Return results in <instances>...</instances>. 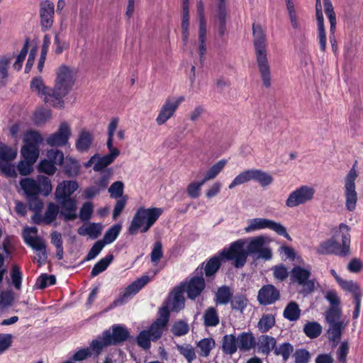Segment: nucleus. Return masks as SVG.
Returning a JSON list of instances; mask_svg holds the SVG:
<instances>
[{
  "mask_svg": "<svg viewBox=\"0 0 363 363\" xmlns=\"http://www.w3.org/2000/svg\"><path fill=\"white\" fill-rule=\"evenodd\" d=\"M340 284L344 290L352 294V296L362 292L359 285L353 281L342 280Z\"/></svg>",
  "mask_w": 363,
  "mask_h": 363,
  "instance_id": "64",
  "label": "nucleus"
},
{
  "mask_svg": "<svg viewBox=\"0 0 363 363\" xmlns=\"http://www.w3.org/2000/svg\"><path fill=\"white\" fill-rule=\"evenodd\" d=\"M166 326L157 320L150 325L147 331L150 333L152 341L156 342L162 337Z\"/></svg>",
  "mask_w": 363,
  "mask_h": 363,
  "instance_id": "47",
  "label": "nucleus"
},
{
  "mask_svg": "<svg viewBox=\"0 0 363 363\" xmlns=\"http://www.w3.org/2000/svg\"><path fill=\"white\" fill-rule=\"evenodd\" d=\"M122 229V225L120 223H116L111 225L105 233L101 242H104V245H108L113 242L119 235Z\"/></svg>",
  "mask_w": 363,
  "mask_h": 363,
  "instance_id": "41",
  "label": "nucleus"
},
{
  "mask_svg": "<svg viewBox=\"0 0 363 363\" xmlns=\"http://www.w3.org/2000/svg\"><path fill=\"white\" fill-rule=\"evenodd\" d=\"M60 210V218L65 222L74 220L77 218V201L74 198L56 199Z\"/></svg>",
  "mask_w": 363,
  "mask_h": 363,
  "instance_id": "17",
  "label": "nucleus"
},
{
  "mask_svg": "<svg viewBox=\"0 0 363 363\" xmlns=\"http://www.w3.org/2000/svg\"><path fill=\"white\" fill-rule=\"evenodd\" d=\"M177 109L172 104V99L167 98L160 108L155 121L158 125H162L170 119L175 113Z\"/></svg>",
  "mask_w": 363,
  "mask_h": 363,
  "instance_id": "21",
  "label": "nucleus"
},
{
  "mask_svg": "<svg viewBox=\"0 0 363 363\" xmlns=\"http://www.w3.org/2000/svg\"><path fill=\"white\" fill-rule=\"evenodd\" d=\"M189 331L188 323L182 320H179L173 324L172 327V333L177 337L186 335Z\"/></svg>",
  "mask_w": 363,
  "mask_h": 363,
  "instance_id": "52",
  "label": "nucleus"
},
{
  "mask_svg": "<svg viewBox=\"0 0 363 363\" xmlns=\"http://www.w3.org/2000/svg\"><path fill=\"white\" fill-rule=\"evenodd\" d=\"M233 296V291L228 286H221L218 288L215 294V302L216 305H227L230 302Z\"/></svg>",
  "mask_w": 363,
  "mask_h": 363,
  "instance_id": "31",
  "label": "nucleus"
},
{
  "mask_svg": "<svg viewBox=\"0 0 363 363\" xmlns=\"http://www.w3.org/2000/svg\"><path fill=\"white\" fill-rule=\"evenodd\" d=\"M133 337L130 335L128 329L123 325L114 324L110 329L104 330L98 339L91 342L92 350L96 355H99L105 347L118 345L126 340Z\"/></svg>",
  "mask_w": 363,
  "mask_h": 363,
  "instance_id": "4",
  "label": "nucleus"
},
{
  "mask_svg": "<svg viewBox=\"0 0 363 363\" xmlns=\"http://www.w3.org/2000/svg\"><path fill=\"white\" fill-rule=\"evenodd\" d=\"M13 58V54L0 56V86H6L5 80L9 77V69Z\"/></svg>",
  "mask_w": 363,
  "mask_h": 363,
  "instance_id": "33",
  "label": "nucleus"
},
{
  "mask_svg": "<svg viewBox=\"0 0 363 363\" xmlns=\"http://www.w3.org/2000/svg\"><path fill=\"white\" fill-rule=\"evenodd\" d=\"M342 315L340 306L330 307L325 312V320L330 323L340 322L339 320Z\"/></svg>",
  "mask_w": 363,
  "mask_h": 363,
  "instance_id": "54",
  "label": "nucleus"
},
{
  "mask_svg": "<svg viewBox=\"0 0 363 363\" xmlns=\"http://www.w3.org/2000/svg\"><path fill=\"white\" fill-rule=\"evenodd\" d=\"M78 183L75 181H64L55 190L56 199H71V195L78 189Z\"/></svg>",
  "mask_w": 363,
  "mask_h": 363,
  "instance_id": "24",
  "label": "nucleus"
},
{
  "mask_svg": "<svg viewBox=\"0 0 363 363\" xmlns=\"http://www.w3.org/2000/svg\"><path fill=\"white\" fill-rule=\"evenodd\" d=\"M238 348L243 352L255 347L257 342L252 333L243 332L238 337Z\"/></svg>",
  "mask_w": 363,
  "mask_h": 363,
  "instance_id": "29",
  "label": "nucleus"
},
{
  "mask_svg": "<svg viewBox=\"0 0 363 363\" xmlns=\"http://www.w3.org/2000/svg\"><path fill=\"white\" fill-rule=\"evenodd\" d=\"M94 206L91 202L84 203L79 211V218L83 221L89 220L93 213Z\"/></svg>",
  "mask_w": 363,
  "mask_h": 363,
  "instance_id": "63",
  "label": "nucleus"
},
{
  "mask_svg": "<svg viewBox=\"0 0 363 363\" xmlns=\"http://www.w3.org/2000/svg\"><path fill=\"white\" fill-rule=\"evenodd\" d=\"M247 298L242 294H238L235 296H233V298L230 302L231 309L243 312L247 304Z\"/></svg>",
  "mask_w": 363,
  "mask_h": 363,
  "instance_id": "45",
  "label": "nucleus"
},
{
  "mask_svg": "<svg viewBox=\"0 0 363 363\" xmlns=\"http://www.w3.org/2000/svg\"><path fill=\"white\" fill-rule=\"evenodd\" d=\"M124 184L121 181L113 182L108 189L111 198L121 199L123 197Z\"/></svg>",
  "mask_w": 363,
  "mask_h": 363,
  "instance_id": "58",
  "label": "nucleus"
},
{
  "mask_svg": "<svg viewBox=\"0 0 363 363\" xmlns=\"http://www.w3.org/2000/svg\"><path fill=\"white\" fill-rule=\"evenodd\" d=\"M342 329V322L330 323V328L328 330L330 340L333 342H339L341 339Z\"/></svg>",
  "mask_w": 363,
  "mask_h": 363,
  "instance_id": "48",
  "label": "nucleus"
},
{
  "mask_svg": "<svg viewBox=\"0 0 363 363\" xmlns=\"http://www.w3.org/2000/svg\"><path fill=\"white\" fill-rule=\"evenodd\" d=\"M38 230L35 227L25 228L23 233L25 242L32 247L36 252L38 257H34V262H43V257L45 252V245L43 239L38 237Z\"/></svg>",
  "mask_w": 363,
  "mask_h": 363,
  "instance_id": "11",
  "label": "nucleus"
},
{
  "mask_svg": "<svg viewBox=\"0 0 363 363\" xmlns=\"http://www.w3.org/2000/svg\"><path fill=\"white\" fill-rule=\"evenodd\" d=\"M350 228L340 223L338 230H335L333 235L328 240L320 243L317 247V253L319 255H335L345 257L350 254L351 237Z\"/></svg>",
  "mask_w": 363,
  "mask_h": 363,
  "instance_id": "2",
  "label": "nucleus"
},
{
  "mask_svg": "<svg viewBox=\"0 0 363 363\" xmlns=\"http://www.w3.org/2000/svg\"><path fill=\"white\" fill-rule=\"evenodd\" d=\"M138 346L144 350L150 349L151 346V337L150 333L144 330L140 332L136 338Z\"/></svg>",
  "mask_w": 363,
  "mask_h": 363,
  "instance_id": "56",
  "label": "nucleus"
},
{
  "mask_svg": "<svg viewBox=\"0 0 363 363\" xmlns=\"http://www.w3.org/2000/svg\"><path fill=\"white\" fill-rule=\"evenodd\" d=\"M264 238L262 236L255 237L250 240L247 246L246 252L249 255L257 254V252L264 245Z\"/></svg>",
  "mask_w": 363,
  "mask_h": 363,
  "instance_id": "50",
  "label": "nucleus"
},
{
  "mask_svg": "<svg viewBox=\"0 0 363 363\" xmlns=\"http://www.w3.org/2000/svg\"><path fill=\"white\" fill-rule=\"evenodd\" d=\"M77 71L74 68L61 65L56 71V79L52 89L47 86V104L62 109L65 108L64 98L70 92L76 80Z\"/></svg>",
  "mask_w": 363,
  "mask_h": 363,
  "instance_id": "1",
  "label": "nucleus"
},
{
  "mask_svg": "<svg viewBox=\"0 0 363 363\" xmlns=\"http://www.w3.org/2000/svg\"><path fill=\"white\" fill-rule=\"evenodd\" d=\"M184 288L177 286L169 294L164 303L169 306L172 312H179L185 306V298L183 296Z\"/></svg>",
  "mask_w": 363,
  "mask_h": 363,
  "instance_id": "19",
  "label": "nucleus"
},
{
  "mask_svg": "<svg viewBox=\"0 0 363 363\" xmlns=\"http://www.w3.org/2000/svg\"><path fill=\"white\" fill-rule=\"evenodd\" d=\"M357 177L358 173L355 169V165H354L346 175L344 185L345 208L350 212L354 211L357 207L358 195L356 191L355 180Z\"/></svg>",
  "mask_w": 363,
  "mask_h": 363,
  "instance_id": "8",
  "label": "nucleus"
},
{
  "mask_svg": "<svg viewBox=\"0 0 363 363\" xmlns=\"http://www.w3.org/2000/svg\"><path fill=\"white\" fill-rule=\"evenodd\" d=\"M222 260V257L218 252L216 255L210 257L206 262H203V272L207 278L215 276L220 268Z\"/></svg>",
  "mask_w": 363,
  "mask_h": 363,
  "instance_id": "26",
  "label": "nucleus"
},
{
  "mask_svg": "<svg viewBox=\"0 0 363 363\" xmlns=\"http://www.w3.org/2000/svg\"><path fill=\"white\" fill-rule=\"evenodd\" d=\"M30 89L33 93L45 98V86L41 77H35L31 81Z\"/></svg>",
  "mask_w": 363,
  "mask_h": 363,
  "instance_id": "51",
  "label": "nucleus"
},
{
  "mask_svg": "<svg viewBox=\"0 0 363 363\" xmlns=\"http://www.w3.org/2000/svg\"><path fill=\"white\" fill-rule=\"evenodd\" d=\"M245 242L240 239L230 244L228 248H224L218 252L223 259L233 260L236 268L242 267L247 259V252L244 248Z\"/></svg>",
  "mask_w": 363,
  "mask_h": 363,
  "instance_id": "7",
  "label": "nucleus"
},
{
  "mask_svg": "<svg viewBox=\"0 0 363 363\" xmlns=\"http://www.w3.org/2000/svg\"><path fill=\"white\" fill-rule=\"evenodd\" d=\"M325 13L330 23V35L329 38L333 37L335 38L336 31V15L334 11V8L330 0H323Z\"/></svg>",
  "mask_w": 363,
  "mask_h": 363,
  "instance_id": "27",
  "label": "nucleus"
},
{
  "mask_svg": "<svg viewBox=\"0 0 363 363\" xmlns=\"http://www.w3.org/2000/svg\"><path fill=\"white\" fill-rule=\"evenodd\" d=\"M177 349L179 354L182 355L188 363H191L196 359V354L194 348L190 344L177 345Z\"/></svg>",
  "mask_w": 363,
  "mask_h": 363,
  "instance_id": "42",
  "label": "nucleus"
},
{
  "mask_svg": "<svg viewBox=\"0 0 363 363\" xmlns=\"http://www.w3.org/2000/svg\"><path fill=\"white\" fill-rule=\"evenodd\" d=\"M39 135L33 131L28 132L24 138L26 145L21 148V154L25 160L35 163L39 156V150L37 146V141Z\"/></svg>",
  "mask_w": 363,
  "mask_h": 363,
  "instance_id": "13",
  "label": "nucleus"
},
{
  "mask_svg": "<svg viewBox=\"0 0 363 363\" xmlns=\"http://www.w3.org/2000/svg\"><path fill=\"white\" fill-rule=\"evenodd\" d=\"M109 153L98 158L97 162L94 165L93 169L95 172H100L106 168L107 166L113 162L115 159L120 155V151L118 148L108 147Z\"/></svg>",
  "mask_w": 363,
  "mask_h": 363,
  "instance_id": "22",
  "label": "nucleus"
},
{
  "mask_svg": "<svg viewBox=\"0 0 363 363\" xmlns=\"http://www.w3.org/2000/svg\"><path fill=\"white\" fill-rule=\"evenodd\" d=\"M294 346L288 342L275 346L274 354L276 356H281L284 362L288 361L290 356L293 354Z\"/></svg>",
  "mask_w": 363,
  "mask_h": 363,
  "instance_id": "38",
  "label": "nucleus"
},
{
  "mask_svg": "<svg viewBox=\"0 0 363 363\" xmlns=\"http://www.w3.org/2000/svg\"><path fill=\"white\" fill-rule=\"evenodd\" d=\"M94 142V135L85 129H82L78 135L75 143V147L78 152H84L88 151Z\"/></svg>",
  "mask_w": 363,
  "mask_h": 363,
  "instance_id": "23",
  "label": "nucleus"
},
{
  "mask_svg": "<svg viewBox=\"0 0 363 363\" xmlns=\"http://www.w3.org/2000/svg\"><path fill=\"white\" fill-rule=\"evenodd\" d=\"M292 357L295 363H308L311 355L306 349L298 348L293 352Z\"/></svg>",
  "mask_w": 363,
  "mask_h": 363,
  "instance_id": "53",
  "label": "nucleus"
},
{
  "mask_svg": "<svg viewBox=\"0 0 363 363\" xmlns=\"http://www.w3.org/2000/svg\"><path fill=\"white\" fill-rule=\"evenodd\" d=\"M202 262L194 272L193 276L189 281H183L179 286L184 288V292L186 293L188 298L195 300L198 298L206 288V281L203 278Z\"/></svg>",
  "mask_w": 363,
  "mask_h": 363,
  "instance_id": "6",
  "label": "nucleus"
},
{
  "mask_svg": "<svg viewBox=\"0 0 363 363\" xmlns=\"http://www.w3.org/2000/svg\"><path fill=\"white\" fill-rule=\"evenodd\" d=\"M277 345L276 339L268 335H262L258 338V349L263 354L267 356L274 350Z\"/></svg>",
  "mask_w": 363,
  "mask_h": 363,
  "instance_id": "28",
  "label": "nucleus"
},
{
  "mask_svg": "<svg viewBox=\"0 0 363 363\" xmlns=\"http://www.w3.org/2000/svg\"><path fill=\"white\" fill-rule=\"evenodd\" d=\"M254 47L256 60L263 86L269 89L272 86L270 66L267 57L266 35L260 25L252 26Z\"/></svg>",
  "mask_w": 363,
  "mask_h": 363,
  "instance_id": "3",
  "label": "nucleus"
},
{
  "mask_svg": "<svg viewBox=\"0 0 363 363\" xmlns=\"http://www.w3.org/2000/svg\"><path fill=\"white\" fill-rule=\"evenodd\" d=\"M206 28H199V53L200 56V60L203 61L204 55L206 52Z\"/></svg>",
  "mask_w": 363,
  "mask_h": 363,
  "instance_id": "60",
  "label": "nucleus"
},
{
  "mask_svg": "<svg viewBox=\"0 0 363 363\" xmlns=\"http://www.w3.org/2000/svg\"><path fill=\"white\" fill-rule=\"evenodd\" d=\"M251 180H253V169H247L240 173L230 184L228 188L232 189L238 185L242 184Z\"/></svg>",
  "mask_w": 363,
  "mask_h": 363,
  "instance_id": "44",
  "label": "nucleus"
},
{
  "mask_svg": "<svg viewBox=\"0 0 363 363\" xmlns=\"http://www.w3.org/2000/svg\"><path fill=\"white\" fill-rule=\"evenodd\" d=\"M163 212L164 210L162 208L151 207L146 208L143 206L138 208L128 228V233L134 235L139 230L142 233L147 232Z\"/></svg>",
  "mask_w": 363,
  "mask_h": 363,
  "instance_id": "5",
  "label": "nucleus"
},
{
  "mask_svg": "<svg viewBox=\"0 0 363 363\" xmlns=\"http://www.w3.org/2000/svg\"><path fill=\"white\" fill-rule=\"evenodd\" d=\"M113 254H108L106 257L101 258L100 260H99L94 266V267L91 269V277H95L97 275H99L100 273L104 272L108 267L110 265V264L113 260Z\"/></svg>",
  "mask_w": 363,
  "mask_h": 363,
  "instance_id": "35",
  "label": "nucleus"
},
{
  "mask_svg": "<svg viewBox=\"0 0 363 363\" xmlns=\"http://www.w3.org/2000/svg\"><path fill=\"white\" fill-rule=\"evenodd\" d=\"M72 136L70 124L67 121H62L57 130L47 136V145L52 147H62L69 145Z\"/></svg>",
  "mask_w": 363,
  "mask_h": 363,
  "instance_id": "10",
  "label": "nucleus"
},
{
  "mask_svg": "<svg viewBox=\"0 0 363 363\" xmlns=\"http://www.w3.org/2000/svg\"><path fill=\"white\" fill-rule=\"evenodd\" d=\"M315 16L318 24V40L320 45V50L321 52H325L326 51L327 38L326 32L324 26V18L322 10H315Z\"/></svg>",
  "mask_w": 363,
  "mask_h": 363,
  "instance_id": "25",
  "label": "nucleus"
},
{
  "mask_svg": "<svg viewBox=\"0 0 363 363\" xmlns=\"http://www.w3.org/2000/svg\"><path fill=\"white\" fill-rule=\"evenodd\" d=\"M206 182L202 179L198 182H191L186 188V192L191 199H196L201 194V188Z\"/></svg>",
  "mask_w": 363,
  "mask_h": 363,
  "instance_id": "55",
  "label": "nucleus"
},
{
  "mask_svg": "<svg viewBox=\"0 0 363 363\" xmlns=\"http://www.w3.org/2000/svg\"><path fill=\"white\" fill-rule=\"evenodd\" d=\"M322 326L315 321L307 322L303 327V333L311 339H314L320 335L322 333Z\"/></svg>",
  "mask_w": 363,
  "mask_h": 363,
  "instance_id": "40",
  "label": "nucleus"
},
{
  "mask_svg": "<svg viewBox=\"0 0 363 363\" xmlns=\"http://www.w3.org/2000/svg\"><path fill=\"white\" fill-rule=\"evenodd\" d=\"M226 164V160H221L213 164L205 174L203 181L206 182L210 179H214L224 168Z\"/></svg>",
  "mask_w": 363,
  "mask_h": 363,
  "instance_id": "49",
  "label": "nucleus"
},
{
  "mask_svg": "<svg viewBox=\"0 0 363 363\" xmlns=\"http://www.w3.org/2000/svg\"><path fill=\"white\" fill-rule=\"evenodd\" d=\"M58 214L60 215V210L58 204L56 205L53 203H49L47 206L46 212L47 225L53 222L57 218Z\"/></svg>",
  "mask_w": 363,
  "mask_h": 363,
  "instance_id": "57",
  "label": "nucleus"
},
{
  "mask_svg": "<svg viewBox=\"0 0 363 363\" xmlns=\"http://www.w3.org/2000/svg\"><path fill=\"white\" fill-rule=\"evenodd\" d=\"M253 180L265 187L272 183L273 177L265 172L253 169Z\"/></svg>",
  "mask_w": 363,
  "mask_h": 363,
  "instance_id": "46",
  "label": "nucleus"
},
{
  "mask_svg": "<svg viewBox=\"0 0 363 363\" xmlns=\"http://www.w3.org/2000/svg\"><path fill=\"white\" fill-rule=\"evenodd\" d=\"M151 279L147 275H143L137 279L130 285H128L123 292L119 294L118 298L113 301L115 306L123 305L126 303L130 297L139 292L145 285H147Z\"/></svg>",
  "mask_w": 363,
  "mask_h": 363,
  "instance_id": "15",
  "label": "nucleus"
},
{
  "mask_svg": "<svg viewBox=\"0 0 363 363\" xmlns=\"http://www.w3.org/2000/svg\"><path fill=\"white\" fill-rule=\"evenodd\" d=\"M203 318L206 327H215L219 324L218 311L214 307L208 308L205 311Z\"/></svg>",
  "mask_w": 363,
  "mask_h": 363,
  "instance_id": "39",
  "label": "nucleus"
},
{
  "mask_svg": "<svg viewBox=\"0 0 363 363\" xmlns=\"http://www.w3.org/2000/svg\"><path fill=\"white\" fill-rule=\"evenodd\" d=\"M238 348V337L233 334L225 335L222 340V350L226 354H235Z\"/></svg>",
  "mask_w": 363,
  "mask_h": 363,
  "instance_id": "32",
  "label": "nucleus"
},
{
  "mask_svg": "<svg viewBox=\"0 0 363 363\" xmlns=\"http://www.w3.org/2000/svg\"><path fill=\"white\" fill-rule=\"evenodd\" d=\"M20 185L27 197L38 196L41 191L40 183L30 178L21 179Z\"/></svg>",
  "mask_w": 363,
  "mask_h": 363,
  "instance_id": "30",
  "label": "nucleus"
},
{
  "mask_svg": "<svg viewBox=\"0 0 363 363\" xmlns=\"http://www.w3.org/2000/svg\"><path fill=\"white\" fill-rule=\"evenodd\" d=\"M104 242H101V240L96 241L91 248L88 252L86 255L84 261H90L96 257V256L101 252V251L104 247Z\"/></svg>",
  "mask_w": 363,
  "mask_h": 363,
  "instance_id": "61",
  "label": "nucleus"
},
{
  "mask_svg": "<svg viewBox=\"0 0 363 363\" xmlns=\"http://www.w3.org/2000/svg\"><path fill=\"white\" fill-rule=\"evenodd\" d=\"M313 188L308 186H301L290 193L286 201V206L294 208L311 201L314 196Z\"/></svg>",
  "mask_w": 363,
  "mask_h": 363,
  "instance_id": "14",
  "label": "nucleus"
},
{
  "mask_svg": "<svg viewBox=\"0 0 363 363\" xmlns=\"http://www.w3.org/2000/svg\"><path fill=\"white\" fill-rule=\"evenodd\" d=\"M215 340L211 337L203 338L196 343L200 356L207 357L215 347Z\"/></svg>",
  "mask_w": 363,
  "mask_h": 363,
  "instance_id": "37",
  "label": "nucleus"
},
{
  "mask_svg": "<svg viewBox=\"0 0 363 363\" xmlns=\"http://www.w3.org/2000/svg\"><path fill=\"white\" fill-rule=\"evenodd\" d=\"M273 275L275 279L283 281L289 277V272L284 264L276 265L273 267Z\"/></svg>",
  "mask_w": 363,
  "mask_h": 363,
  "instance_id": "62",
  "label": "nucleus"
},
{
  "mask_svg": "<svg viewBox=\"0 0 363 363\" xmlns=\"http://www.w3.org/2000/svg\"><path fill=\"white\" fill-rule=\"evenodd\" d=\"M269 228L282 235L288 240H291L286 229L281 223L267 218H256L248 220V225L245 228V232L249 233L259 229Z\"/></svg>",
  "mask_w": 363,
  "mask_h": 363,
  "instance_id": "9",
  "label": "nucleus"
},
{
  "mask_svg": "<svg viewBox=\"0 0 363 363\" xmlns=\"http://www.w3.org/2000/svg\"><path fill=\"white\" fill-rule=\"evenodd\" d=\"M311 273L310 270L304 269L301 266L294 267L291 272V279L292 281L297 282L299 285L306 286L308 291H312L314 288V284L308 280Z\"/></svg>",
  "mask_w": 363,
  "mask_h": 363,
  "instance_id": "20",
  "label": "nucleus"
},
{
  "mask_svg": "<svg viewBox=\"0 0 363 363\" xmlns=\"http://www.w3.org/2000/svg\"><path fill=\"white\" fill-rule=\"evenodd\" d=\"M62 167L65 174L69 177H76L79 173L80 165L78 161L72 157H66Z\"/></svg>",
  "mask_w": 363,
  "mask_h": 363,
  "instance_id": "34",
  "label": "nucleus"
},
{
  "mask_svg": "<svg viewBox=\"0 0 363 363\" xmlns=\"http://www.w3.org/2000/svg\"><path fill=\"white\" fill-rule=\"evenodd\" d=\"M16 149L0 142V171L6 177L16 176L13 166L9 163L16 157Z\"/></svg>",
  "mask_w": 363,
  "mask_h": 363,
  "instance_id": "12",
  "label": "nucleus"
},
{
  "mask_svg": "<svg viewBox=\"0 0 363 363\" xmlns=\"http://www.w3.org/2000/svg\"><path fill=\"white\" fill-rule=\"evenodd\" d=\"M151 262L157 265L160 260L163 257V250H162V245L161 242L157 241L155 242L153 248L151 252Z\"/></svg>",
  "mask_w": 363,
  "mask_h": 363,
  "instance_id": "59",
  "label": "nucleus"
},
{
  "mask_svg": "<svg viewBox=\"0 0 363 363\" xmlns=\"http://www.w3.org/2000/svg\"><path fill=\"white\" fill-rule=\"evenodd\" d=\"M281 298L279 290L273 284H265L258 291L257 299L260 306L275 303Z\"/></svg>",
  "mask_w": 363,
  "mask_h": 363,
  "instance_id": "16",
  "label": "nucleus"
},
{
  "mask_svg": "<svg viewBox=\"0 0 363 363\" xmlns=\"http://www.w3.org/2000/svg\"><path fill=\"white\" fill-rule=\"evenodd\" d=\"M301 313V311L298 303L295 301H291L286 306L283 315L289 321H296L299 319Z\"/></svg>",
  "mask_w": 363,
  "mask_h": 363,
  "instance_id": "36",
  "label": "nucleus"
},
{
  "mask_svg": "<svg viewBox=\"0 0 363 363\" xmlns=\"http://www.w3.org/2000/svg\"><path fill=\"white\" fill-rule=\"evenodd\" d=\"M65 155L62 150L57 147L47 150V175H53L56 171V165L62 167Z\"/></svg>",
  "mask_w": 363,
  "mask_h": 363,
  "instance_id": "18",
  "label": "nucleus"
},
{
  "mask_svg": "<svg viewBox=\"0 0 363 363\" xmlns=\"http://www.w3.org/2000/svg\"><path fill=\"white\" fill-rule=\"evenodd\" d=\"M275 318L270 314H264L262 316L257 323V328L259 332L265 333L268 332L275 325Z\"/></svg>",
  "mask_w": 363,
  "mask_h": 363,
  "instance_id": "43",
  "label": "nucleus"
}]
</instances>
